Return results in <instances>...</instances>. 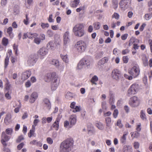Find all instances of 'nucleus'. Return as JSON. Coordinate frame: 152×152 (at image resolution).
<instances>
[{
  "label": "nucleus",
  "mask_w": 152,
  "mask_h": 152,
  "mask_svg": "<svg viewBox=\"0 0 152 152\" xmlns=\"http://www.w3.org/2000/svg\"><path fill=\"white\" fill-rule=\"evenodd\" d=\"M13 132V129L11 128H9L6 129L5 132L7 134L11 135L12 134Z\"/></svg>",
  "instance_id": "42"
},
{
  "label": "nucleus",
  "mask_w": 152,
  "mask_h": 152,
  "mask_svg": "<svg viewBox=\"0 0 152 152\" xmlns=\"http://www.w3.org/2000/svg\"><path fill=\"white\" fill-rule=\"evenodd\" d=\"M96 126L99 130H102L104 129V126L102 123L100 122H97L96 124Z\"/></svg>",
  "instance_id": "34"
},
{
  "label": "nucleus",
  "mask_w": 152,
  "mask_h": 152,
  "mask_svg": "<svg viewBox=\"0 0 152 152\" xmlns=\"http://www.w3.org/2000/svg\"><path fill=\"white\" fill-rule=\"evenodd\" d=\"M8 91L7 93H6L5 95V97L8 99H11V96Z\"/></svg>",
  "instance_id": "63"
},
{
  "label": "nucleus",
  "mask_w": 152,
  "mask_h": 152,
  "mask_svg": "<svg viewBox=\"0 0 152 152\" xmlns=\"http://www.w3.org/2000/svg\"><path fill=\"white\" fill-rule=\"evenodd\" d=\"M39 38L41 41H42L45 39V36L44 34H40Z\"/></svg>",
  "instance_id": "52"
},
{
  "label": "nucleus",
  "mask_w": 152,
  "mask_h": 152,
  "mask_svg": "<svg viewBox=\"0 0 152 152\" xmlns=\"http://www.w3.org/2000/svg\"><path fill=\"white\" fill-rule=\"evenodd\" d=\"M87 47L86 43L82 40L77 42L75 45V48L76 51L80 53L84 52L86 49Z\"/></svg>",
  "instance_id": "3"
},
{
  "label": "nucleus",
  "mask_w": 152,
  "mask_h": 152,
  "mask_svg": "<svg viewBox=\"0 0 152 152\" xmlns=\"http://www.w3.org/2000/svg\"><path fill=\"white\" fill-rule=\"evenodd\" d=\"M34 130V129H31L30 130L29 133H28V136L29 137H31V136L33 135Z\"/></svg>",
  "instance_id": "56"
},
{
  "label": "nucleus",
  "mask_w": 152,
  "mask_h": 152,
  "mask_svg": "<svg viewBox=\"0 0 152 152\" xmlns=\"http://www.w3.org/2000/svg\"><path fill=\"white\" fill-rule=\"evenodd\" d=\"M64 126L66 128L69 129L72 128V126L71 125V124L70 123L69 124V122L67 121H64Z\"/></svg>",
  "instance_id": "37"
},
{
  "label": "nucleus",
  "mask_w": 152,
  "mask_h": 152,
  "mask_svg": "<svg viewBox=\"0 0 152 152\" xmlns=\"http://www.w3.org/2000/svg\"><path fill=\"white\" fill-rule=\"evenodd\" d=\"M31 83L30 81L28 80L25 83V85L26 88H29L31 86Z\"/></svg>",
  "instance_id": "55"
},
{
  "label": "nucleus",
  "mask_w": 152,
  "mask_h": 152,
  "mask_svg": "<svg viewBox=\"0 0 152 152\" xmlns=\"http://www.w3.org/2000/svg\"><path fill=\"white\" fill-rule=\"evenodd\" d=\"M9 136L7 135L4 132H3L1 134V142L2 144L5 146H7L6 142L8 141L10 139Z\"/></svg>",
  "instance_id": "12"
},
{
  "label": "nucleus",
  "mask_w": 152,
  "mask_h": 152,
  "mask_svg": "<svg viewBox=\"0 0 152 152\" xmlns=\"http://www.w3.org/2000/svg\"><path fill=\"white\" fill-rule=\"evenodd\" d=\"M51 64L55 66L56 67H58L59 66V62L58 60L56 59H53L50 61Z\"/></svg>",
  "instance_id": "29"
},
{
  "label": "nucleus",
  "mask_w": 152,
  "mask_h": 152,
  "mask_svg": "<svg viewBox=\"0 0 152 152\" xmlns=\"http://www.w3.org/2000/svg\"><path fill=\"white\" fill-rule=\"evenodd\" d=\"M57 67L58 68V69L61 71H62L63 70V69L64 67V66L63 65H59V66L58 67Z\"/></svg>",
  "instance_id": "61"
},
{
  "label": "nucleus",
  "mask_w": 152,
  "mask_h": 152,
  "mask_svg": "<svg viewBox=\"0 0 152 152\" xmlns=\"http://www.w3.org/2000/svg\"><path fill=\"white\" fill-rule=\"evenodd\" d=\"M123 61L124 63H127L129 61V58L127 56H124L123 57Z\"/></svg>",
  "instance_id": "51"
},
{
  "label": "nucleus",
  "mask_w": 152,
  "mask_h": 152,
  "mask_svg": "<svg viewBox=\"0 0 152 152\" xmlns=\"http://www.w3.org/2000/svg\"><path fill=\"white\" fill-rule=\"evenodd\" d=\"M105 123L106 126L107 127H110L112 125L111 120L110 117H107L105 118Z\"/></svg>",
  "instance_id": "26"
},
{
  "label": "nucleus",
  "mask_w": 152,
  "mask_h": 152,
  "mask_svg": "<svg viewBox=\"0 0 152 152\" xmlns=\"http://www.w3.org/2000/svg\"><path fill=\"white\" fill-rule=\"evenodd\" d=\"M146 26V24H145V23H143L140 28L139 29L140 31H142L143 30L144 28Z\"/></svg>",
  "instance_id": "62"
},
{
  "label": "nucleus",
  "mask_w": 152,
  "mask_h": 152,
  "mask_svg": "<svg viewBox=\"0 0 152 152\" xmlns=\"http://www.w3.org/2000/svg\"><path fill=\"white\" fill-rule=\"evenodd\" d=\"M118 111L117 109H115L113 113V117L115 118H116L118 115Z\"/></svg>",
  "instance_id": "50"
},
{
  "label": "nucleus",
  "mask_w": 152,
  "mask_h": 152,
  "mask_svg": "<svg viewBox=\"0 0 152 152\" xmlns=\"http://www.w3.org/2000/svg\"><path fill=\"white\" fill-rule=\"evenodd\" d=\"M80 0H74L72 4L71 5V7L76 8L80 3Z\"/></svg>",
  "instance_id": "33"
},
{
  "label": "nucleus",
  "mask_w": 152,
  "mask_h": 152,
  "mask_svg": "<svg viewBox=\"0 0 152 152\" xmlns=\"http://www.w3.org/2000/svg\"><path fill=\"white\" fill-rule=\"evenodd\" d=\"M30 144L33 145H36L37 146L39 147H41L42 146V142L40 141H38L35 140L31 141Z\"/></svg>",
  "instance_id": "23"
},
{
  "label": "nucleus",
  "mask_w": 152,
  "mask_h": 152,
  "mask_svg": "<svg viewBox=\"0 0 152 152\" xmlns=\"http://www.w3.org/2000/svg\"><path fill=\"white\" fill-rule=\"evenodd\" d=\"M139 86L138 84L134 83L129 87L127 91V95L130 96L136 94L139 91Z\"/></svg>",
  "instance_id": "5"
},
{
  "label": "nucleus",
  "mask_w": 152,
  "mask_h": 152,
  "mask_svg": "<svg viewBox=\"0 0 152 152\" xmlns=\"http://www.w3.org/2000/svg\"><path fill=\"white\" fill-rule=\"evenodd\" d=\"M129 103L132 107H136L139 105L140 101L138 97L134 96L130 98Z\"/></svg>",
  "instance_id": "8"
},
{
  "label": "nucleus",
  "mask_w": 152,
  "mask_h": 152,
  "mask_svg": "<svg viewBox=\"0 0 152 152\" xmlns=\"http://www.w3.org/2000/svg\"><path fill=\"white\" fill-rule=\"evenodd\" d=\"M140 117L141 119L144 121H147V117L146 115L145 110H141L140 112Z\"/></svg>",
  "instance_id": "21"
},
{
  "label": "nucleus",
  "mask_w": 152,
  "mask_h": 152,
  "mask_svg": "<svg viewBox=\"0 0 152 152\" xmlns=\"http://www.w3.org/2000/svg\"><path fill=\"white\" fill-rule=\"evenodd\" d=\"M47 35L49 37H51L53 36L54 35V32L53 31L51 30H48L47 31Z\"/></svg>",
  "instance_id": "45"
},
{
  "label": "nucleus",
  "mask_w": 152,
  "mask_h": 152,
  "mask_svg": "<svg viewBox=\"0 0 152 152\" xmlns=\"http://www.w3.org/2000/svg\"><path fill=\"white\" fill-rule=\"evenodd\" d=\"M148 42L150 45L151 51L152 53V40L151 39H149L148 40Z\"/></svg>",
  "instance_id": "64"
},
{
  "label": "nucleus",
  "mask_w": 152,
  "mask_h": 152,
  "mask_svg": "<svg viewBox=\"0 0 152 152\" xmlns=\"http://www.w3.org/2000/svg\"><path fill=\"white\" fill-rule=\"evenodd\" d=\"M83 27V25L80 24H77L73 28V31L76 36L80 37L84 35V31Z\"/></svg>",
  "instance_id": "4"
},
{
  "label": "nucleus",
  "mask_w": 152,
  "mask_h": 152,
  "mask_svg": "<svg viewBox=\"0 0 152 152\" xmlns=\"http://www.w3.org/2000/svg\"><path fill=\"white\" fill-rule=\"evenodd\" d=\"M74 141L71 138H68L61 142L60 146L61 152H69L73 146Z\"/></svg>",
  "instance_id": "2"
},
{
  "label": "nucleus",
  "mask_w": 152,
  "mask_h": 152,
  "mask_svg": "<svg viewBox=\"0 0 152 152\" xmlns=\"http://www.w3.org/2000/svg\"><path fill=\"white\" fill-rule=\"evenodd\" d=\"M46 77L48 79L47 81H51V89L53 91L55 90L58 86L59 80L57 75L55 72L47 73Z\"/></svg>",
  "instance_id": "1"
},
{
  "label": "nucleus",
  "mask_w": 152,
  "mask_h": 152,
  "mask_svg": "<svg viewBox=\"0 0 152 152\" xmlns=\"http://www.w3.org/2000/svg\"><path fill=\"white\" fill-rule=\"evenodd\" d=\"M128 132H127L126 134H124L123 136L120 138V141L121 143L125 144L126 142V136L128 134Z\"/></svg>",
  "instance_id": "24"
},
{
  "label": "nucleus",
  "mask_w": 152,
  "mask_h": 152,
  "mask_svg": "<svg viewBox=\"0 0 152 152\" xmlns=\"http://www.w3.org/2000/svg\"><path fill=\"white\" fill-rule=\"evenodd\" d=\"M109 59V58L108 57H104L99 61L98 64L99 66L103 65L107 63Z\"/></svg>",
  "instance_id": "20"
},
{
  "label": "nucleus",
  "mask_w": 152,
  "mask_h": 152,
  "mask_svg": "<svg viewBox=\"0 0 152 152\" xmlns=\"http://www.w3.org/2000/svg\"><path fill=\"white\" fill-rule=\"evenodd\" d=\"M93 25L95 30H98L100 28L101 25L99 22H95L93 23Z\"/></svg>",
  "instance_id": "35"
},
{
  "label": "nucleus",
  "mask_w": 152,
  "mask_h": 152,
  "mask_svg": "<svg viewBox=\"0 0 152 152\" xmlns=\"http://www.w3.org/2000/svg\"><path fill=\"white\" fill-rule=\"evenodd\" d=\"M31 74V71L29 70L24 72L22 74L21 79L23 80L27 79L30 76Z\"/></svg>",
  "instance_id": "15"
},
{
  "label": "nucleus",
  "mask_w": 152,
  "mask_h": 152,
  "mask_svg": "<svg viewBox=\"0 0 152 152\" xmlns=\"http://www.w3.org/2000/svg\"><path fill=\"white\" fill-rule=\"evenodd\" d=\"M60 56L64 61L66 63H68L69 59L68 58V56L67 55L61 54Z\"/></svg>",
  "instance_id": "31"
},
{
  "label": "nucleus",
  "mask_w": 152,
  "mask_h": 152,
  "mask_svg": "<svg viewBox=\"0 0 152 152\" xmlns=\"http://www.w3.org/2000/svg\"><path fill=\"white\" fill-rule=\"evenodd\" d=\"M21 107V104H20L18 107L15 108L14 110V111L15 113H17L19 111Z\"/></svg>",
  "instance_id": "57"
},
{
  "label": "nucleus",
  "mask_w": 152,
  "mask_h": 152,
  "mask_svg": "<svg viewBox=\"0 0 152 152\" xmlns=\"http://www.w3.org/2000/svg\"><path fill=\"white\" fill-rule=\"evenodd\" d=\"M69 33L67 31L63 35L64 42L65 45L68 43L70 41L69 39Z\"/></svg>",
  "instance_id": "16"
},
{
  "label": "nucleus",
  "mask_w": 152,
  "mask_h": 152,
  "mask_svg": "<svg viewBox=\"0 0 152 152\" xmlns=\"http://www.w3.org/2000/svg\"><path fill=\"white\" fill-rule=\"evenodd\" d=\"M13 49L15 52V54L16 55H18V47L17 46L15 45V44L13 46Z\"/></svg>",
  "instance_id": "53"
},
{
  "label": "nucleus",
  "mask_w": 152,
  "mask_h": 152,
  "mask_svg": "<svg viewBox=\"0 0 152 152\" xmlns=\"http://www.w3.org/2000/svg\"><path fill=\"white\" fill-rule=\"evenodd\" d=\"M112 76L113 79L118 80L122 76V75L118 69H115L112 71Z\"/></svg>",
  "instance_id": "10"
},
{
  "label": "nucleus",
  "mask_w": 152,
  "mask_h": 152,
  "mask_svg": "<svg viewBox=\"0 0 152 152\" xmlns=\"http://www.w3.org/2000/svg\"><path fill=\"white\" fill-rule=\"evenodd\" d=\"M86 67L83 64L81 61L80 60L78 64L77 67V70H81L84 68H85Z\"/></svg>",
  "instance_id": "30"
},
{
  "label": "nucleus",
  "mask_w": 152,
  "mask_h": 152,
  "mask_svg": "<svg viewBox=\"0 0 152 152\" xmlns=\"http://www.w3.org/2000/svg\"><path fill=\"white\" fill-rule=\"evenodd\" d=\"M129 52V50L128 49H126L122 50V54L123 55H124L127 53H128Z\"/></svg>",
  "instance_id": "58"
},
{
  "label": "nucleus",
  "mask_w": 152,
  "mask_h": 152,
  "mask_svg": "<svg viewBox=\"0 0 152 152\" xmlns=\"http://www.w3.org/2000/svg\"><path fill=\"white\" fill-rule=\"evenodd\" d=\"M129 0H122L120 2V7L121 9L124 11L128 8Z\"/></svg>",
  "instance_id": "11"
},
{
  "label": "nucleus",
  "mask_w": 152,
  "mask_h": 152,
  "mask_svg": "<svg viewBox=\"0 0 152 152\" xmlns=\"http://www.w3.org/2000/svg\"><path fill=\"white\" fill-rule=\"evenodd\" d=\"M60 121V118L58 117H57L53 125V127L55 128V129L56 130H58V129L59 126V124Z\"/></svg>",
  "instance_id": "22"
},
{
  "label": "nucleus",
  "mask_w": 152,
  "mask_h": 152,
  "mask_svg": "<svg viewBox=\"0 0 152 152\" xmlns=\"http://www.w3.org/2000/svg\"><path fill=\"white\" fill-rule=\"evenodd\" d=\"M80 61L86 67H88L90 65V61L89 59L87 58H84L81 59Z\"/></svg>",
  "instance_id": "19"
},
{
  "label": "nucleus",
  "mask_w": 152,
  "mask_h": 152,
  "mask_svg": "<svg viewBox=\"0 0 152 152\" xmlns=\"http://www.w3.org/2000/svg\"><path fill=\"white\" fill-rule=\"evenodd\" d=\"M23 139L24 137L22 135H21L18 137V138L17 139L16 141L17 142H19Z\"/></svg>",
  "instance_id": "54"
},
{
  "label": "nucleus",
  "mask_w": 152,
  "mask_h": 152,
  "mask_svg": "<svg viewBox=\"0 0 152 152\" xmlns=\"http://www.w3.org/2000/svg\"><path fill=\"white\" fill-rule=\"evenodd\" d=\"M37 60L36 56L34 54L31 55L28 58L27 63L29 66H33Z\"/></svg>",
  "instance_id": "9"
},
{
  "label": "nucleus",
  "mask_w": 152,
  "mask_h": 152,
  "mask_svg": "<svg viewBox=\"0 0 152 152\" xmlns=\"http://www.w3.org/2000/svg\"><path fill=\"white\" fill-rule=\"evenodd\" d=\"M6 79L7 81L5 84V89L9 91L11 88V86L9 80L7 78Z\"/></svg>",
  "instance_id": "36"
},
{
  "label": "nucleus",
  "mask_w": 152,
  "mask_h": 152,
  "mask_svg": "<svg viewBox=\"0 0 152 152\" xmlns=\"http://www.w3.org/2000/svg\"><path fill=\"white\" fill-rule=\"evenodd\" d=\"M48 53V49L45 47H42L38 51L37 54L39 58L43 59Z\"/></svg>",
  "instance_id": "7"
},
{
  "label": "nucleus",
  "mask_w": 152,
  "mask_h": 152,
  "mask_svg": "<svg viewBox=\"0 0 152 152\" xmlns=\"http://www.w3.org/2000/svg\"><path fill=\"white\" fill-rule=\"evenodd\" d=\"M47 46L52 50H54L55 48V42L53 41H50L47 44Z\"/></svg>",
  "instance_id": "27"
},
{
  "label": "nucleus",
  "mask_w": 152,
  "mask_h": 152,
  "mask_svg": "<svg viewBox=\"0 0 152 152\" xmlns=\"http://www.w3.org/2000/svg\"><path fill=\"white\" fill-rule=\"evenodd\" d=\"M133 146L135 149H138L140 146V143L138 142H134L133 143Z\"/></svg>",
  "instance_id": "48"
},
{
  "label": "nucleus",
  "mask_w": 152,
  "mask_h": 152,
  "mask_svg": "<svg viewBox=\"0 0 152 152\" xmlns=\"http://www.w3.org/2000/svg\"><path fill=\"white\" fill-rule=\"evenodd\" d=\"M8 43V39L5 37L3 38L2 40V44L4 46H6L7 45Z\"/></svg>",
  "instance_id": "40"
},
{
  "label": "nucleus",
  "mask_w": 152,
  "mask_h": 152,
  "mask_svg": "<svg viewBox=\"0 0 152 152\" xmlns=\"http://www.w3.org/2000/svg\"><path fill=\"white\" fill-rule=\"evenodd\" d=\"M41 27L43 29H44L45 28H48L49 27V24L48 23H41Z\"/></svg>",
  "instance_id": "49"
},
{
  "label": "nucleus",
  "mask_w": 152,
  "mask_h": 152,
  "mask_svg": "<svg viewBox=\"0 0 152 152\" xmlns=\"http://www.w3.org/2000/svg\"><path fill=\"white\" fill-rule=\"evenodd\" d=\"M51 28L54 30H57L58 29L59 27L58 25H55L52 26Z\"/></svg>",
  "instance_id": "60"
},
{
  "label": "nucleus",
  "mask_w": 152,
  "mask_h": 152,
  "mask_svg": "<svg viewBox=\"0 0 152 152\" xmlns=\"http://www.w3.org/2000/svg\"><path fill=\"white\" fill-rule=\"evenodd\" d=\"M72 110L73 112L76 113L80 111V107L76 106Z\"/></svg>",
  "instance_id": "46"
},
{
  "label": "nucleus",
  "mask_w": 152,
  "mask_h": 152,
  "mask_svg": "<svg viewBox=\"0 0 152 152\" xmlns=\"http://www.w3.org/2000/svg\"><path fill=\"white\" fill-rule=\"evenodd\" d=\"M152 17V15L150 14H146L145 15L144 17L145 19L146 20H149Z\"/></svg>",
  "instance_id": "41"
},
{
  "label": "nucleus",
  "mask_w": 152,
  "mask_h": 152,
  "mask_svg": "<svg viewBox=\"0 0 152 152\" xmlns=\"http://www.w3.org/2000/svg\"><path fill=\"white\" fill-rule=\"evenodd\" d=\"M112 18H115L116 20H118L120 18V15L118 13L115 12L112 15Z\"/></svg>",
  "instance_id": "43"
},
{
  "label": "nucleus",
  "mask_w": 152,
  "mask_h": 152,
  "mask_svg": "<svg viewBox=\"0 0 152 152\" xmlns=\"http://www.w3.org/2000/svg\"><path fill=\"white\" fill-rule=\"evenodd\" d=\"M43 104L45 107H46L48 110H50L51 108V104L49 100L47 98L43 99Z\"/></svg>",
  "instance_id": "17"
},
{
  "label": "nucleus",
  "mask_w": 152,
  "mask_h": 152,
  "mask_svg": "<svg viewBox=\"0 0 152 152\" xmlns=\"http://www.w3.org/2000/svg\"><path fill=\"white\" fill-rule=\"evenodd\" d=\"M38 96V94L37 92L34 91L32 92L29 96V102L31 104L34 103L37 99Z\"/></svg>",
  "instance_id": "13"
},
{
  "label": "nucleus",
  "mask_w": 152,
  "mask_h": 152,
  "mask_svg": "<svg viewBox=\"0 0 152 152\" xmlns=\"http://www.w3.org/2000/svg\"><path fill=\"white\" fill-rule=\"evenodd\" d=\"M69 120L71 125L73 126L76 123L77 121L76 116L75 115H71L69 117Z\"/></svg>",
  "instance_id": "18"
},
{
  "label": "nucleus",
  "mask_w": 152,
  "mask_h": 152,
  "mask_svg": "<svg viewBox=\"0 0 152 152\" xmlns=\"http://www.w3.org/2000/svg\"><path fill=\"white\" fill-rule=\"evenodd\" d=\"M142 60L144 66H146L148 65V58L146 55H144L142 56Z\"/></svg>",
  "instance_id": "25"
},
{
  "label": "nucleus",
  "mask_w": 152,
  "mask_h": 152,
  "mask_svg": "<svg viewBox=\"0 0 152 152\" xmlns=\"http://www.w3.org/2000/svg\"><path fill=\"white\" fill-rule=\"evenodd\" d=\"M47 142L50 144H52L53 143L52 139L50 137H48L46 139Z\"/></svg>",
  "instance_id": "59"
},
{
  "label": "nucleus",
  "mask_w": 152,
  "mask_h": 152,
  "mask_svg": "<svg viewBox=\"0 0 152 152\" xmlns=\"http://www.w3.org/2000/svg\"><path fill=\"white\" fill-rule=\"evenodd\" d=\"M110 98L109 102L111 104H113L114 102L115 99L112 94L110 93Z\"/></svg>",
  "instance_id": "39"
},
{
  "label": "nucleus",
  "mask_w": 152,
  "mask_h": 152,
  "mask_svg": "<svg viewBox=\"0 0 152 152\" xmlns=\"http://www.w3.org/2000/svg\"><path fill=\"white\" fill-rule=\"evenodd\" d=\"M98 80V77H97V76L95 75L92 77V78L91 80V82L92 83L96 85L97 84V83H96V82Z\"/></svg>",
  "instance_id": "32"
},
{
  "label": "nucleus",
  "mask_w": 152,
  "mask_h": 152,
  "mask_svg": "<svg viewBox=\"0 0 152 152\" xmlns=\"http://www.w3.org/2000/svg\"><path fill=\"white\" fill-rule=\"evenodd\" d=\"M41 41V40L38 37L35 38L34 40V43L37 45H39Z\"/></svg>",
  "instance_id": "47"
},
{
  "label": "nucleus",
  "mask_w": 152,
  "mask_h": 152,
  "mask_svg": "<svg viewBox=\"0 0 152 152\" xmlns=\"http://www.w3.org/2000/svg\"><path fill=\"white\" fill-rule=\"evenodd\" d=\"M11 117L10 114H7L6 115L4 119V122L7 125L9 124L11 121Z\"/></svg>",
  "instance_id": "28"
},
{
  "label": "nucleus",
  "mask_w": 152,
  "mask_h": 152,
  "mask_svg": "<svg viewBox=\"0 0 152 152\" xmlns=\"http://www.w3.org/2000/svg\"><path fill=\"white\" fill-rule=\"evenodd\" d=\"M12 55V53L11 50H9L6 54V57L5 58L4 62V68H7L8 65L10 57Z\"/></svg>",
  "instance_id": "14"
},
{
  "label": "nucleus",
  "mask_w": 152,
  "mask_h": 152,
  "mask_svg": "<svg viewBox=\"0 0 152 152\" xmlns=\"http://www.w3.org/2000/svg\"><path fill=\"white\" fill-rule=\"evenodd\" d=\"M131 134V136L133 137V138H137L140 136V133L136 131L132 132Z\"/></svg>",
  "instance_id": "38"
},
{
  "label": "nucleus",
  "mask_w": 152,
  "mask_h": 152,
  "mask_svg": "<svg viewBox=\"0 0 152 152\" xmlns=\"http://www.w3.org/2000/svg\"><path fill=\"white\" fill-rule=\"evenodd\" d=\"M129 74L132 75L134 77H137L140 73V69L138 65H136L132 68L128 70Z\"/></svg>",
  "instance_id": "6"
},
{
  "label": "nucleus",
  "mask_w": 152,
  "mask_h": 152,
  "mask_svg": "<svg viewBox=\"0 0 152 152\" xmlns=\"http://www.w3.org/2000/svg\"><path fill=\"white\" fill-rule=\"evenodd\" d=\"M116 125L120 129L122 128L123 126V125L121 123V120L120 119H118L117 121Z\"/></svg>",
  "instance_id": "44"
}]
</instances>
